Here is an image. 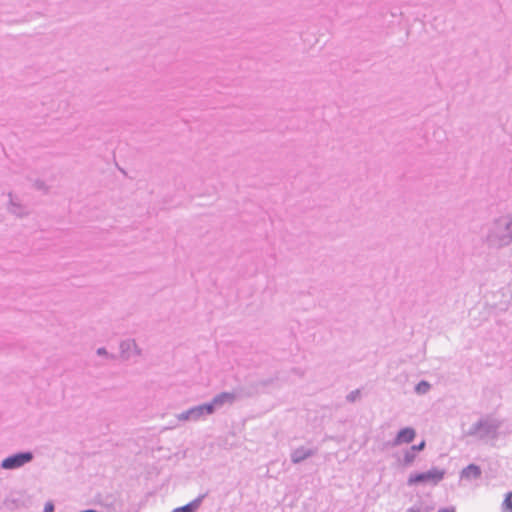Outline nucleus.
Returning <instances> with one entry per match:
<instances>
[{"mask_svg": "<svg viewBox=\"0 0 512 512\" xmlns=\"http://www.w3.org/2000/svg\"><path fill=\"white\" fill-rule=\"evenodd\" d=\"M445 473L446 471L444 469H438L436 467L424 472H414L409 475L407 485L409 487L436 485L444 479Z\"/></svg>", "mask_w": 512, "mask_h": 512, "instance_id": "obj_1", "label": "nucleus"}, {"mask_svg": "<svg viewBox=\"0 0 512 512\" xmlns=\"http://www.w3.org/2000/svg\"><path fill=\"white\" fill-rule=\"evenodd\" d=\"M34 459L32 451H18L4 458L0 463V468L4 470H15L30 463Z\"/></svg>", "mask_w": 512, "mask_h": 512, "instance_id": "obj_2", "label": "nucleus"}, {"mask_svg": "<svg viewBox=\"0 0 512 512\" xmlns=\"http://www.w3.org/2000/svg\"><path fill=\"white\" fill-rule=\"evenodd\" d=\"M212 415V412L210 411V407L208 406L207 402L191 407L190 409L183 411L178 415V419L181 421H197L200 418Z\"/></svg>", "mask_w": 512, "mask_h": 512, "instance_id": "obj_3", "label": "nucleus"}, {"mask_svg": "<svg viewBox=\"0 0 512 512\" xmlns=\"http://www.w3.org/2000/svg\"><path fill=\"white\" fill-rule=\"evenodd\" d=\"M31 502L30 496L24 491H15L5 499L4 505L9 510H15L20 507H27Z\"/></svg>", "mask_w": 512, "mask_h": 512, "instance_id": "obj_4", "label": "nucleus"}, {"mask_svg": "<svg viewBox=\"0 0 512 512\" xmlns=\"http://www.w3.org/2000/svg\"><path fill=\"white\" fill-rule=\"evenodd\" d=\"M235 400V393L221 392L215 395L210 402H207V404L210 407V411L212 412V414H214L217 409L222 408L225 404H233Z\"/></svg>", "mask_w": 512, "mask_h": 512, "instance_id": "obj_5", "label": "nucleus"}, {"mask_svg": "<svg viewBox=\"0 0 512 512\" xmlns=\"http://www.w3.org/2000/svg\"><path fill=\"white\" fill-rule=\"evenodd\" d=\"M416 437V431L412 427L401 428L394 439L389 443L390 446L395 447L401 444H409L414 441Z\"/></svg>", "mask_w": 512, "mask_h": 512, "instance_id": "obj_6", "label": "nucleus"}, {"mask_svg": "<svg viewBox=\"0 0 512 512\" xmlns=\"http://www.w3.org/2000/svg\"><path fill=\"white\" fill-rule=\"evenodd\" d=\"M316 454V449H308L304 446L298 447L295 450L292 451L290 457L291 462L293 464H299L303 462L304 460L314 456Z\"/></svg>", "mask_w": 512, "mask_h": 512, "instance_id": "obj_7", "label": "nucleus"}, {"mask_svg": "<svg viewBox=\"0 0 512 512\" xmlns=\"http://www.w3.org/2000/svg\"><path fill=\"white\" fill-rule=\"evenodd\" d=\"M207 495V493L200 494L194 500L190 501L189 503L183 506L173 509L171 512H197L203 500L207 497Z\"/></svg>", "mask_w": 512, "mask_h": 512, "instance_id": "obj_8", "label": "nucleus"}, {"mask_svg": "<svg viewBox=\"0 0 512 512\" xmlns=\"http://www.w3.org/2000/svg\"><path fill=\"white\" fill-rule=\"evenodd\" d=\"M8 197H9V203H8L7 210L10 213H12L13 215H15L17 217H24L28 214L26 208L19 201H17L14 198V196L11 192L8 194Z\"/></svg>", "mask_w": 512, "mask_h": 512, "instance_id": "obj_9", "label": "nucleus"}, {"mask_svg": "<svg viewBox=\"0 0 512 512\" xmlns=\"http://www.w3.org/2000/svg\"><path fill=\"white\" fill-rule=\"evenodd\" d=\"M132 348H137V344L134 339H127V340L121 341V343H120L121 356L124 359H129L130 351L132 350Z\"/></svg>", "mask_w": 512, "mask_h": 512, "instance_id": "obj_10", "label": "nucleus"}, {"mask_svg": "<svg viewBox=\"0 0 512 512\" xmlns=\"http://www.w3.org/2000/svg\"><path fill=\"white\" fill-rule=\"evenodd\" d=\"M277 380H278V375H275L273 377L254 381L251 384V387H253L256 390H264L265 388L273 385Z\"/></svg>", "mask_w": 512, "mask_h": 512, "instance_id": "obj_11", "label": "nucleus"}, {"mask_svg": "<svg viewBox=\"0 0 512 512\" xmlns=\"http://www.w3.org/2000/svg\"><path fill=\"white\" fill-rule=\"evenodd\" d=\"M481 474L480 468L476 465H469L462 471V477L466 479L478 478Z\"/></svg>", "mask_w": 512, "mask_h": 512, "instance_id": "obj_12", "label": "nucleus"}, {"mask_svg": "<svg viewBox=\"0 0 512 512\" xmlns=\"http://www.w3.org/2000/svg\"><path fill=\"white\" fill-rule=\"evenodd\" d=\"M431 389V384L426 380H421L414 387V391L418 395H424L429 392Z\"/></svg>", "mask_w": 512, "mask_h": 512, "instance_id": "obj_13", "label": "nucleus"}, {"mask_svg": "<svg viewBox=\"0 0 512 512\" xmlns=\"http://www.w3.org/2000/svg\"><path fill=\"white\" fill-rule=\"evenodd\" d=\"M415 458H416V454L411 449H407L404 452V456H403V459L401 461V464L404 467H409V466H411L413 464V462L415 461Z\"/></svg>", "mask_w": 512, "mask_h": 512, "instance_id": "obj_14", "label": "nucleus"}, {"mask_svg": "<svg viewBox=\"0 0 512 512\" xmlns=\"http://www.w3.org/2000/svg\"><path fill=\"white\" fill-rule=\"evenodd\" d=\"M502 512H512V492H508L502 503Z\"/></svg>", "mask_w": 512, "mask_h": 512, "instance_id": "obj_15", "label": "nucleus"}, {"mask_svg": "<svg viewBox=\"0 0 512 512\" xmlns=\"http://www.w3.org/2000/svg\"><path fill=\"white\" fill-rule=\"evenodd\" d=\"M360 395H361V392L359 389L353 390L349 394H347L346 401L353 403L360 397Z\"/></svg>", "mask_w": 512, "mask_h": 512, "instance_id": "obj_16", "label": "nucleus"}, {"mask_svg": "<svg viewBox=\"0 0 512 512\" xmlns=\"http://www.w3.org/2000/svg\"><path fill=\"white\" fill-rule=\"evenodd\" d=\"M425 447H426V442H425V440H422L420 443L412 445L409 449H411L416 454L417 452L423 451L425 449Z\"/></svg>", "mask_w": 512, "mask_h": 512, "instance_id": "obj_17", "label": "nucleus"}, {"mask_svg": "<svg viewBox=\"0 0 512 512\" xmlns=\"http://www.w3.org/2000/svg\"><path fill=\"white\" fill-rule=\"evenodd\" d=\"M97 355L99 356H105L110 359H115V356L112 354H109L105 347H100L96 351Z\"/></svg>", "mask_w": 512, "mask_h": 512, "instance_id": "obj_18", "label": "nucleus"}, {"mask_svg": "<svg viewBox=\"0 0 512 512\" xmlns=\"http://www.w3.org/2000/svg\"><path fill=\"white\" fill-rule=\"evenodd\" d=\"M55 511V505L52 501H48L45 503L44 506V512H54Z\"/></svg>", "mask_w": 512, "mask_h": 512, "instance_id": "obj_19", "label": "nucleus"}, {"mask_svg": "<svg viewBox=\"0 0 512 512\" xmlns=\"http://www.w3.org/2000/svg\"><path fill=\"white\" fill-rule=\"evenodd\" d=\"M34 185H35V187H36L37 189H39V190H44V189H46V184H45V182H44V181H42V180H39V179H38V180H36Z\"/></svg>", "mask_w": 512, "mask_h": 512, "instance_id": "obj_20", "label": "nucleus"}, {"mask_svg": "<svg viewBox=\"0 0 512 512\" xmlns=\"http://www.w3.org/2000/svg\"><path fill=\"white\" fill-rule=\"evenodd\" d=\"M136 355H141V349L137 346V348H132Z\"/></svg>", "mask_w": 512, "mask_h": 512, "instance_id": "obj_21", "label": "nucleus"}, {"mask_svg": "<svg viewBox=\"0 0 512 512\" xmlns=\"http://www.w3.org/2000/svg\"><path fill=\"white\" fill-rule=\"evenodd\" d=\"M293 372H294V373H297V374H299V375H303V373H302V372H300V370H299L298 368H293Z\"/></svg>", "mask_w": 512, "mask_h": 512, "instance_id": "obj_22", "label": "nucleus"}, {"mask_svg": "<svg viewBox=\"0 0 512 512\" xmlns=\"http://www.w3.org/2000/svg\"><path fill=\"white\" fill-rule=\"evenodd\" d=\"M438 512H448V507H443Z\"/></svg>", "mask_w": 512, "mask_h": 512, "instance_id": "obj_23", "label": "nucleus"}, {"mask_svg": "<svg viewBox=\"0 0 512 512\" xmlns=\"http://www.w3.org/2000/svg\"><path fill=\"white\" fill-rule=\"evenodd\" d=\"M508 229H509L510 233L512 234V221L509 223Z\"/></svg>", "mask_w": 512, "mask_h": 512, "instance_id": "obj_24", "label": "nucleus"}]
</instances>
